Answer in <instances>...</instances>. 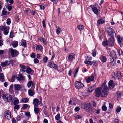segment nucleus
<instances>
[{"instance_id": "obj_1", "label": "nucleus", "mask_w": 123, "mask_h": 123, "mask_svg": "<svg viewBox=\"0 0 123 123\" xmlns=\"http://www.w3.org/2000/svg\"><path fill=\"white\" fill-rule=\"evenodd\" d=\"M110 59L111 62H113L117 59V56L116 53L114 50H112L110 53Z\"/></svg>"}, {"instance_id": "obj_2", "label": "nucleus", "mask_w": 123, "mask_h": 123, "mask_svg": "<svg viewBox=\"0 0 123 123\" xmlns=\"http://www.w3.org/2000/svg\"><path fill=\"white\" fill-rule=\"evenodd\" d=\"M2 97L5 101L8 102L11 101L13 99L12 96L9 93L3 94Z\"/></svg>"}, {"instance_id": "obj_3", "label": "nucleus", "mask_w": 123, "mask_h": 123, "mask_svg": "<svg viewBox=\"0 0 123 123\" xmlns=\"http://www.w3.org/2000/svg\"><path fill=\"white\" fill-rule=\"evenodd\" d=\"M12 59H11L9 61L6 60L5 62H2L1 65L2 67H4L6 66L9 65L10 64L12 65L14 63V61H15Z\"/></svg>"}, {"instance_id": "obj_4", "label": "nucleus", "mask_w": 123, "mask_h": 123, "mask_svg": "<svg viewBox=\"0 0 123 123\" xmlns=\"http://www.w3.org/2000/svg\"><path fill=\"white\" fill-rule=\"evenodd\" d=\"M84 108L85 110H88V112L90 111H92V107L91 106L90 103H85L84 104Z\"/></svg>"}, {"instance_id": "obj_5", "label": "nucleus", "mask_w": 123, "mask_h": 123, "mask_svg": "<svg viewBox=\"0 0 123 123\" xmlns=\"http://www.w3.org/2000/svg\"><path fill=\"white\" fill-rule=\"evenodd\" d=\"M9 51L11 53V55L13 57H15L17 56L19 54L18 51L12 48L9 49Z\"/></svg>"}, {"instance_id": "obj_6", "label": "nucleus", "mask_w": 123, "mask_h": 123, "mask_svg": "<svg viewBox=\"0 0 123 123\" xmlns=\"http://www.w3.org/2000/svg\"><path fill=\"white\" fill-rule=\"evenodd\" d=\"M47 66L50 68H53L54 69L58 70V67L56 65L51 61V60H49L48 62Z\"/></svg>"}, {"instance_id": "obj_7", "label": "nucleus", "mask_w": 123, "mask_h": 123, "mask_svg": "<svg viewBox=\"0 0 123 123\" xmlns=\"http://www.w3.org/2000/svg\"><path fill=\"white\" fill-rule=\"evenodd\" d=\"M4 117L8 120H9L11 117V112L9 110L5 111L4 114Z\"/></svg>"}, {"instance_id": "obj_8", "label": "nucleus", "mask_w": 123, "mask_h": 123, "mask_svg": "<svg viewBox=\"0 0 123 123\" xmlns=\"http://www.w3.org/2000/svg\"><path fill=\"white\" fill-rule=\"evenodd\" d=\"M117 42L120 45H123V37L120 35L116 36Z\"/></svg>"}, {"instance_id": "obj_9", "label": "nucleus", "mask_w": 123, "mask_h": 123, "mask_svg": "<svg viewBox=\"0 0 123 123\" xmlns=\"http://www.w3.org/2000/svg\"><path fill=\"white\" fill-rule=\"evenodd\" d=\"M83 84L78 81H76L75 83V86L76 88L78 89L82 88L84 86Z\"/></svg>"}, {"instance_id": "obj_10", "label": "nucleus", "mask_w": 123, "mask_h": 123, "mask_svg": "<svg viewBox=\"0 0 123 123\" xmlns=\"http://www.w3.org/2000/svg\"><path fill=\"white\" fill-rule=\"evenodd\" d=\"M95 76L94 74H92L91 76L86 78V82L87 83H89L93 81L94 80V77Z\"/></svg>"}, {"instance_id": "obj_11", "label": "nucleus", "mask_w": 123, "mask_h": 123, "mask_svg": "<svg viewBox=\"0 0 123 123\" xmlns=\"http://www.w3.org/2000/svg\"><path fill=\"white\" fill-rule=\"evenodd\" d=\"M109 46H112L114 45V43L115 41L114 37H110L107 40Z\"/></svg>"}, {"instance_id": "obj_12", "label": "nucleus", "mask_w": 123, "mask_h": 123, "mask_svg": "<svg viewBox=\"0 0 123 123\" xmlns=\"http://www.w3.org/2000/svg\"><path fill=\"white\" fill-rule=\"evenodd\" d=\"M115 86V84L113 80H111L108 83V87L109 89L114 88Z\"/></svg>"}, {"instance_id": "obj_13", "label": "nucleus", "mask_w": 123, "mask_h": 123, "mask_svg": "<svg viewBox=\"0 0 123 123\" xmlns=\"http://www.w3.org/2000/svg\"><path fill=\"white\" fill-rule=\"evenodd\" d=\"M95 96L97 97H99L101 95V91L99 87H98L95 90Z\"/></svg>"}, {"instance_id": "obj_14", "label": "nucleus", "mask_w": 123, "mask_h": 123, "mask_svg": "<svg viewBox=\"0 0 123 123\" xmlns=\"http://www.w3.org/2000/svg\"><path fill=\"white\" fill-rule=\"evenodd\" d=\"M22 74H20L19 72L18 77H17V80L19 81L24 80L25 79V77L24 76L22 75Z\"/></svg>"}, {"instance_id": "obj_15", "label": "nucleus", "mask_w": 123, "mask_h": 123, "mask_svg": "<svg viewBox=\"0 0 123 123\" xmlns=\"http://www.w3.org/2000/svg\"><path fill=\"white\" fill-rule=\"evenodd\" d=\"M101 89H102V90L104 91H109V87L108 88L106 84V83H104L102 84V86L100 87Z\"/></svg>"}, {"instance_id": "obj_16", "label": "nucleus", "mask_w": 123, "mask_h": 123, "mask_svg": "<svg viewBox=\"0 0 123 123\" xmlns=\"http://www.w3.org/2000/svg\"><path fill=\"white\" fill-rule=\"evenodd\" d=\"M75 59V54L74 53H71L68 55V60L73 61Z\"/></svg>"}, {"instance_id": "obj_17", "label": "nucleus", "mask_w": 123, "mask_h": 123, "mask_svg": "<svg viewBox=\"0 0 123 123\" xmlns=\"http://www.w3.org/2000/svg\"><path fill=\"white\" fill-rule=\"evenodd\" d=\"M40 102V101L37 98H34L33 99V103L34 107H36L39 105Z\"/></svg>"}, {"instance_id": "obj_18", "label": "nucleus", "mask_w": 123, "mask_h": 123, "mask_svg": "<svg viewBox=\"0 0 123 123\" xmlns=\"http://www.w3.org/2000/svg\"><path fill=\"white\" fill-rule=\"evenodd\" d=\"M109 91H104L102 90L101 92V96L102 97H106Z\"/></svg>"}, {"instance_id": "obj_19", "label": "nucleus", "mask_w": 123, "mask_h": 123, "mask_svg": "<svg viewBox=\"0 0 123 123\" xmlns=\"http://www.w3.org/2000/svg\"><path fill=\"white\" fill-rule=\"evenodd\" d=\"M108 35L111 37H114L116 36V34L114 31H107Z\"/></svg>"}, {"instance_id": "obj_20", "label": "nucleus", "mask_w": 123, "mask_h": 123, "mask_svg": "<svg viewBox=\"0 0 123 123\" xmlns=\"http://www.w3.org/2000/svg\"><path fill=\"white\" fill-rule=\"evenodd\" d=\"M95 85H93L88 88L87 90L89 92H92L95 89Z\"/></svg>"}, {"instance_id": "obj_21", "label": "nucleus", "mask_w": 123, "mask_h": 123, "mask_svg": "<svg viewBox=\"0 0 123 123\" xmlns=\"http://www.w3.org/2000/svg\"><path fill=\"white\" fill-rule=\"evenodd\" d=\"M100 59L102 62H105L107 60L106 57L104 55H102L100 57Z\"/></svg>"}, {"instance_id": "obj_22", "label": "nucleus", "mask_w": 123, "mask_h": 123, "mask_svg": "<svg viewBox=\"0 0 123 123\" xmlns=\"http://www.w3.org/2000/svg\"><path fill=\"white\" fill-rule=\"evenodd\" d=\"M21 45L23 46L24 48L26 47V41L24 39L22 40L21 42Z\"/></svg>"}, {"instance_id": "obj_23", "label": "nucleus", "mask_w": 123, "mask_h": 123, "mask_svg": "<svg viewBox=\"0 0 123 123\" xmlns=\"http://www.w3.org/2000/svg\"><path fill=\"white\" fill-rule=\"evenodd\" d=\"M92 10L93 12L95 14H97L98 12V10L97 7H93L92 8Z\"/></svg>"}, {"instance_id": "obj_24", "label": "nucleus", "mask_w": 123, "mask_h": 123, "mask_svg": "<svg viewBox=\"0 0 123 123\" xmlns=\"http://www.w3.org/2000/svg\"><path fill=\"white\" fill-rule=\"evenodd\" d=\"M13 84H12L10 86L9 89V93L12 94H13L14 93V92L13 89Z\"/></svg>"}, {"instance_id": "obj_25", "label": "nucleus", "mask_w": 123, "mask_h": 123, "mask_svg": "<svg viewBox=\"0 0 123 123\" xmlns=\"http://www.w3.org/2000/svg\"><path fill=\"white\" fill-rule=\"evenodd\" d=\"M14 89L15 90H20L21 88L20 85L18 84H15L14 85Z\"/></svg>"}, {"instance_id": "obj_26", "label": "nucleus", "mask_w": 123, "mask_h": 123, "mask_svg": "<svg viewBox=\"0 0 123 123\" xmlns=\"http://www.w3.org/2000/svg\"><path fill=\"white\" fill-rule=\"evenodd\" d=\"M29 95L30 96H32L35 94L34 92H33L31 89H29L28 91Z\"/></svg>"}, {"instance_id": "obj_27", "label": "nucleus", "mask_w": 123, "mask_h": 123, "mask_svg": "<svg viewBox=\"0 0 123 123\" xmlns=\"http://www.w3.org/2000/svg\"><path fill=\"white\" fill-rule=\"evenodd\" d=\"M18 42L17 41H14L12 42V45L13 48L16 47L18 45Z\"/></svg>"}, {"instance_id": "obj_28", "label": "nucleus", "mask_w": 123, "mask_h": 123, "mask_svg": "<svg viewBox=\"0 0 123 123\" xmlns=\"http://www.w3.org/2000/svg\"><path fill=\"white\" fill-rule=\"evenodd\" d=\"M43 48L42 46L39 45H37L36 46V50H40Z\"/></svg>"}, {"instance_id": "obj_29", "label": "nucleus", "mask_w": 123, "mask_h": 123, "mask_svg": "<svg viewBox=\"0 0 123 123\" xmlns=\"http://www.w3.org/2000/svg\"><path fill=\"white\" fill-rule=\"evenodd\" d=\"M4 76L3 74L2 73H0V79L1 81L3 82L5 81L4 79Z\"/></svg>"}, {"instance_id": "obj_30", "label": "nucleus", "mask_w": 123, "mask_h": 123, "mask_svg": "<svg viewBox=\"0 0 123 123\" xmlns=\"http://www.w3.org/2000/svg\"><path fill=\"white\" fill-rule=\"evenodd\" d=\"M10 13V12H8L6 11L5 8H3V9L2 12V14L4 15H6L7 14H9Z\"/></svg>"}, {"instance_id": "obj_31", "label": "nucleus", "mask_w": 123, "mask_h": 123, "mask_svg": "<svg viewBox=\"0 0 123 123\" xmlns=\"http://www.w3.org/2000/svg\"><path fill=\"white\" fill-rule=\"evenodd\" d=\"M102 44L104 46H109L107 40L103 42H102Z\"/></svg>"}, {"instance_id": "obj_32", "label": "nucleus", "mask_w": 123, "mask_h": 123, "mask_svg": "<svg viewBox=\"0 0 123 123\" xmlns=\"http://www.w3.org/2000/svg\"><path fill=\"white\" fill-rule=\"evenodd\" d=\"M34 111L35 113L37 115L39 112L40 110L38 108L35 107Z\"/></svg>"}, {"instance_id": "obj_33", "label": "nucleus", "mask_w": 123, "mask_h": 123, "mask_svg": "<svg viewBox=\"0 0 123 123\" xmlns=\"http://www.w3.org/2000/svg\"><path fill=\"white\" fill-rule=\"evenodd\" d=\"M48 59V58L46 56H44L43 59V62L44 63H46L47 62Z\"/></svg>"}, {"instance_id": "obj_34", "label": "nucleus", "mask_w": 123, "mask_h": 123, "mask_svg": "<svg viewBox=\"0 0 123 123\" xmlns=\"http://www.w3.org/2000/svg\"><path fill=\"white\" fill-rule=\"evenodd\" d=\"M117 79H120L121 77V72L120 71L117 72Z\"/></svg>"}, {"instance_id": "obj_35", "label": "nucleus", "mask_w": 123, "mask_h": 123, "mask_svg": "<svg viewBox=\"0 0 123 123\" xmlns=\"http://www.w3.org/2000/svg\"><path fill=\"white\" fill-rule=\"evenodd\" d=\"M9 30V28L8 26H6V25L3 26L2 29V30L4 31H8Z\"/></svg>"}, {"instance_id": "obj_36", "label": "nucleus", "mask_w": 123, "mask_h": 123, "mask_svg": "<svg viewBox=\"0 0 123 123\" xmlns=\"http://www.w3.org/2000/svg\"><path fill=\"white\" fill-rule=\"evenodd\" d=\"M32 71V69L30 67L26 69V72L28 74H30V73Z\"/></svg>"}, {"instance_id": "obj_37", "label": "nucleus", "mask_w": 123, "mask_h": 123, "mask_svg": "<svg viewBox=\"0 0 123 123\" xmlns=\"http://www.w3.org/2000/svg\"><path fill=\"white\" fill-rule=\"evenodd\" d=\"M92 111H95V113L97 114H98L100 112V110L98 108L97 110L95 109H93L92 110Z\"/></svg>"}, {"instance_id": "obj_38", "label": "nucleus", "mask_w": 123, "mask_h": 123, "mask_svg": "<svg viewBox=\"0 0 123 123\" xmlns=\"http://www.w3.org/2000/svg\"><path fill=\"white\" fill-rule=\"evenodd\" d=\"M104 21L103 19H100L97 21V23L98 24L100 25L103 23Z\"/></svg>"}, {"instance_id": "obj_39", "label": "nucleus", "mask_w": 123, "mask_h": 123, "mask_svg": "<svg viewBox=\"0 0 123 123\" xmlns=\"http://www.w3.org/2000/svg\"><path fill=\"white\" fill-rule=\"evenodd\" d=\"M19 102V100L17 98H16L14 100V105H16L18 104Z\"/></svg>"}, {"instance_id": "obj_40", "label": "nucleus", "mask_w": 123, "mask_h": 123, "mask_svg": "<svg viewBox=\"0 0 123 123\" xmlns=\"http://www.w3.org/2000/svg\"><path fill=\"white\" fill-rule=\"evenodd\" d=\"M77 28L79 30L81 31L83 30L84 27L83 25H80L78 26Z\"/></svg>"}, {"instance_id": "obj_41", "label": "nucleus", "mask_w": 123, "mask_h": 123, "mask_svg": "<svg viewBox=\"0 0 123 123\" xmlns=\"http://www.w3.org/2000/svg\"><path fill=\"white\" fill-rule=\"evenodd\" d=\"M84 63L86 64L89 65H91L92 64V62L89 61H88L87 60L85 61H84Z\"/></svg>"}, {"instance_id": "obj_42", "label": "nucleus", "mask_w": 123, "mask_h": 123, "mask_svg": "<svg viewBox=\"0 0 123 123\" xmlns=\"http://www.w3.org/2000/svg\"><path fill=\"white\" fill-rule=\"evenodd\" d=\"M61 118L60 114H58L55 116V118L56 120H59Z\"/></svg>"}, {"instance_id": "obj_43", "label": "nucleus", "mask_w": 123, "mask_h": 123, "mask_svg": "<svg viewBox=\"0 0 123 123\" xmlns=\"http://www.w3.org/2000/svg\"><path fill=\"white\" fill-rule=\"evenodd\" d=\"M33 82L32 81H29L28 83L27 84L28 86V87H30L31 85H33Z\"/></svg>"}, {"instance_id": "obj_44", "label": "nucleus", "mask_w": 123, "mask_h": 123, "mask_svg": "<svg viewBox=\"0 0 123 123\" xmlns=\"http://www.w3.org/2000/svg\"><path fill=\"white\" fill-rule=\"evenodd\" d=\"M22 101L23 102L26 103L28 102L29 101V100L28 99V98H25L22 99Z\"/></svg>"}, {"instance_id": "obj_45", "label": "nucleus", "mask_w": 123, "mask_h": 123, "mask_svg": "<svg viewBox=\"0 0 123 123\" xmlns=\"http://www.w3.org/2000/svg\"><path fill=\"white\" fill-rule=\"evenodd\" d=\"M15 78L16 76L15 75L13 76L11 78V82H14L15 80Z\"/></svg>"}, {"instance_id": "obj_46", "label": "nucleus", "mask_w": 123, "mask_h": 123, "mask_svg": "<svg viewBox=\"0 0 123 123\" xmlns=\"http://www.w3.org/2000/svg\"><path fill=\"white\" fill-rule=\"evenodd\" d=\"M92 63L95 66H97L98 65V62L97 61L95 60L93 61L92 62Z\"/></svg>"}, {"instance_id": "obj_47", "label": "nucleus", "mask_w": 123, "mask_h": 123, "mask_svg": "<svg viewBox=\"0 0 123 123\" xmlns=\"http://www.w3.org/2000/svg\"><path fill=\"white\" fill-rule=\"evenodd\" d=\"M22 117V116L20 115H18L16 118V119L17 121L20 120L21 118Z\"/></svg>"}, {"instance_id": "obj_48", "label": "nucleus", "mask_w": 123, "mask_h": 123, "mask_svg": "<svg viewBox=\"0 0 123 123\" xmlns=\"http://www.w3.org/2000/svg\"><path fill=\"white\" fill-rule=\"evenodd\" d=\"M19 66L21 68V69H25L26 68L25 66L23 64H20Z\"/></svg>"}, {"instance_id": "obj_49", "label": "nucleus", "mask_w": 123, "mask_h": 123, "mask_svg": "<svg viewBox=\"0 0 123 123\" xmlns=\"http://www.w3.org/2000/svg\"><path fill=\"white\" fill-rule=\"evenodd\" d=\"M14 33L13 31H11L9 37L11 38H12L13 37Z\"/></svg>"}, {"instance_id": "obj_50", "label": "nucleus", "mask_w": 123, "mask_h": 123, "mask_svg": "<svg viewBox=\"0 0 123 123\" xmlns=\"http://www.w3.org/2000/svg\"><path fill=\"white\" fill-rule=\"evenodd\" d=\"M28 106V105L26 104H25L22 107V108L23 109H26Z\"/></svg>"}, {"instance_id": "obj_51", "label": "nucleus", "mask_w": 123, "mask_h": 123, "mask_svg": "<svg viewBox=\"0 0 123 123\" xmlns=\"http://www.w3.org/2000/svg\"><path fill=\"white\" fill-rule=\"evenodd\" d=\"M25 115L27 117H31L30 113V112L29 111H27L25 112Z\"/></svg>"}, {"instance_id": "obj_52", "label": "nucleus", "mask_w": 123, "mask_h": 123, "mask_svg": "<svg viewBox=\"0 0 123 123\" xmlns=\"http://www.w3.org/2000/svg\"><path fill=\"white\" fill-rule=\"evenodd\" d=\"M45 7V5L44 4H43L41 5L40 8L41 10L44 9Z\"/></svg>"}, {"instance_id": "obj_53", "label": "nucleus", "mask_w": 123, "mask_h": 123, "mask_svg": "<svg viewBox=\"0 0 123 123\" xmlns=\"http://www.w3.org/2000/svg\"><path fill=\"white\" fill-rule=\"evenodd\" d=\"M15 105L14 106V110H18L19 108V106L18 105Z\"/></svg>"}, {"instance_id": "obj_54", "label": "nucleus", "mask_w": 123, "mask_h": 123, "mask_svg": "<svg viewBox=\"0 0 123 123\" xmlns=\"http://www.w3.org/2000/svg\"><path fill=\"white\" fill-rule=\"evenodd\" d=\"M11 22V20L10 18H8L6 20V23L8 25H9Z\"/></svg>"}, {"instance_id": "obj_55", "label": "nucleus", "mask_w": 123, "mask_h": 123, "mask_svg": "<svg viewBox=\"0 0 123 123\" xmlns=\"http://www.w3.org/2000/svg\"><path fill=\"white\" fill-rule=\"evenodd\" d=\"M96 51L95 50L92 51V55L93 57L96 56Z\"/></svg>"}, {"instance_id": "obj_56", "label": "nucleus", "mask_w": 123, "mask_h": 123, "mask_svg": "<svg viewBox=\"0 0 123 123\" xmlns=\"http://www.w3.org/2000/svg\"><path fill=\"white\" fill-rule=\"evenodd\" d=\"M39 61V60L37 58H35L34 60V62L35 64L38 63Z\"/></svg>"}, {"instance_id": "obj_57", "label": "nucleus", "mask_w": 123, "mask_h": 123, "mask_svg": "<svg viewBox=\"0 0 123 123\" xmlns=\"http://www.w3.org/2000/svg\"><path fill=\"white\" fill-rule=\"evenodd\" d=\"M102 109L103 111H106L107 109V108L105 105H103L102 107Z\"/></svg>"}, {"instance_id": "obj_58", "label": "nucleus", "mask_w": 123, "mask_h": 123, "mask_svg": "<svg viewBox=\"0 0 123 123\" xmlns=\"http://www.w3.org/2000/svg\"><path fill=\"white\" fill-rule=\"evenodd\" d=\"M121 110V108L119 107H118L117 109L116 110V111L117 113L119 112Z\"/></svg>"}, {"instance_id": "obj_59", "label": "nucleus", "mask_w": 123, "mask_h": 123, "mask_svg": "<svg viewBox=\"0 0 123 123\" xmlns=\"http://www.w3.org/2000/svg\"><path fill=\"white\" fill-rule=\"evenodd\" d=\"M31 57L32 58H34L35 57V54L33 52L31 55Z\"/></svg>"}, {"instance_id": "obj_60", "label": "nucleus", "mask_w": 123, "mask_h": 123, "mask_svg": "<svg viewBox=\"0 0 123 123\" xmlns=\"http://www.w3.org/2000/svg\"><path fill=\"white\" fill-rule=\"evenodd\" d=\"M43 42V44L45 45H46L47 44L46 40L43 38L42 40Z\"/></svg>"}, {"instance_id": "obj_61", "label": "nucleus", "mask_w": 123, "mask_h": 123, "mask_svg": "<svg viewBox=\"0 0 123 123\" xmlns=\"http://www.w3.org/2000/svg\"><path fill=\"white\" fill-rule=\"evenodd\" d=\"M42 23L43 25V26L44 28H45L46 25L45 24V21L44 19H43L42 22Z\"/></svg>"}, {"instance_id": "obj_62", "label": "nucleus", "mask_w": 123, "mask_h": 123, "mask_svg": "<svg viewBox=\"0 0 123 123\" xmlns=\"http://www.w3.org/2000/svg\"><path fill=\"white\" fill-rule=\"evenodd\" d=\"M80 110V108L79 107L77 106L74 109V110L75 111H79Z\"/></svg>"}, {"instance_id": "obj_63", "label": "nucleus", "mask_w": 123, "mask_h": 123, "mask_svg": "<svg viewBox=\"0 0 123 123\" xmlns=\"http://www.w3.org/2000/svg\"><path fill=\"white\" fill-rule=\"evenodd\" d=\"M37 58L38 59L41 58H42V57L40 56V54H37Z\"/></svg>"}, {"instance_id": "obj_64", "label": "nucleus", "mask_w": 123, "mask_h": 123, "mask_svg": "<svg viewBox=\"0 0 123 123\" xmlns=\"http://www.w3.org/2000/svg\"><path fill=\"white\" fill-rule=\"evenodd\" d=\"M12 9V6H7V9L9 11H11Z\"/></svg>"}]
</instances>
